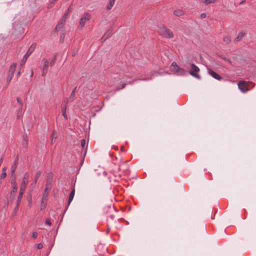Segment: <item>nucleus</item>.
<instances>
[{
    "label": "nucleus",
    "mask_w": 256,
    "mask_h": 256,
    "mask_svg": "<svg viewBox=\"0 0 256 256\" xmlns=\"http://www.w3.org/2000/svg\"><path fill=\"white\" fill-rule=\"evenodd\" d=\"M28 178V175L26 174L23 178V180L22 182L20 184V188L19 192V194L17 198L16 205L18 206L20 202L21 199L22 198V195L25 191L26 188V184L27 182V179Z\"/></svg>",
    "instance_id": "obj_1"
},
{
    "label": "nucleus",
    "mask_w": 256,
    "mask_h": 256,
    "mask_svg": "<svg viewBox=\"0 0 256 256\" xmlns=\"http://www.w3.org/2000/svg\"><path fill=\"white\" fill-rule=\"evenodd\" d=\"M170 70L178 76H184L188 72L183 68L180 67L176 62H172L170 66Z\"/></svg>",
    "instance_id": "obj_2"
},
{
    "label": "nucleus",
    "mask_w": 256,
    "mask_h": 256,
    "mask_svg": "<svg viewBox=\"0 0 256 256\" xmlns=\"http://www.w3.org/2000/svg\"><path fill=\"white\" fill-rule=\"evenodd\" d=\"M158 32L161 36L166 38H171L174 36L172 32L165 26L160 27Z\"/></svg>",
    "instance_id": "obj_3"
},
{
    "label": "nucleus",
    "mask_w": 256,
    "mask_h": 256,
    "mask_svg": "<svg viewBox=\"0 0 256 256\" xmlns=\"http://www.w3.org/2000/svg\"><path fill=\"white\" fill-rule=\"evenodd\" d=\"M250 84L252 83L249 82L241 81L238 82V86L242 92H246L251 88L250 87Z\"/></svg>",
    "instance_id": "obj_4"
},
{
    "label": "nucleus",
    "mask_w": 256,
    "mask_h": 256,
    "mask_svg": "<svg viewBox=\"0 0 256 256\" xmlns=\"http://www.w3.org/2000/svg\"><path fill=\"white\" fill-rule=\"evenodd\" d=\"M200 68L194 64H190V68L189 74L194 77L200 79V76L198 74Z\"/></svg>",
    "instance_id": "obj_5"
},
{
    "label": "nucleus",
    "mask_w": 256,
    "mask_h": 256,
    "mask_svg": "<svg viewBox=\"0 0 256 256\" xmlns=\"http://www.w3.org/2000/svg\"><path fill=\"white\" fill-rule=\"evenodd\" d=\"M36 44L34 43L32 44L30 48H28V50H27L26 54L24 56L22 62L24 64L26 62V61L28 58L30 56L31 54L34 52L36 48Z\"/></svg>",
    "instance_id": "obj_6"
},
{
    "label": "nucleus",
    "mask_w": 256,
    "mask_h": 256,
    "mask_svg": "<svg viewBox=\"0 0 256 256\" xmlns=\"http://www.w3.org/2000/svg\"><path fill=\"white\" fill-rule=\"evenodd\" d=\"M42 62L44 64V66L42 68V75L44 76V75L46 74L48 72L49 61L48 60L44 58L42 60Z\"/></svg>",
    "instance_id": "obj_7"
},
{
    "label": "nucleus",
    "mask_w": 256,
    "mask_h": 256,
    "mask_svg": "<svg viewBox=\"0 0 256 256\" xmlns=\"http://www.w3.org/2000/svg\"><path fill=\"white\" fill-rule=\"evenodd\" d=\"M90 15L88 13H85L81 18V27L84 26L86 22L90 20Z\"/></svg>",
    "instance_id": "obj_8"
},
{
    "label": "nucleus",
    "mask_w": 256,
    "mask_h": 256,
    "mask_svg": "<svg viewBox=\"0 0 256 256\" xmlns=\"http://www.w3.org/2000/svg\"><path fill=\"white\" fill-rule=\"evenodd\" d=\"M208 72L212 77L217 80H220L222 79V77L221 76L210 68L208 69Z\"/></svg>",
    "instance_id": "obj_9"
},
{
    "label": "nucleus",
    "mask_w": 256,
    "mask_h": 256,
    "mask_svg": "<svg viewBox=\"0 0 256 256\" xmlns=\"http://www.w3.org/2000/svg\"><path fill=\"white\" fill-rule=\"evenodd\" d=\"M12 190L10 193V196L12 198H14L15 196V193L16 192L18 188L16 183L14 181H12Z\"/></svg>",
    "instance_id": "obj_10"
},
{
    "label": "nucleus",
    "mask_w": 256,
    "mask_h": 256,
    "mask_svg": "<svg viewBox=\"0 0 256 256\" xmlns=\"http://www.w3.org/2000/svg\"><path fill=\"white\" fill-rule=\"evenodd\" d=\"M17 165H18V160H16L14 162L13 164L11 166V168H10L11 176L12 177L14 176V172L17 168Z\"/></svg>",
    "instance_id": "obj_11"
},
{
    "label": "nucleus",
    "mask_w": 256,
    "mask_h": 256,
    "mask_svg": "<svg viewBox=\"0 0 256 256\" xmlns=\"http://www.w3.org/2000/svg\"><path fill=\"white\" fill-rule=\"evenodd\" d=\"M52 178H50V177L48 178L46 180V186L45 188H47L49 190H51V188L52 186Z\"/></svg>",
    "instance_id": "obj_12"
},
{
    "label": "nucleus",
    "mask_w": 256,
    "mask_h": 256,
    "mask_svg": "<svg viewBox=\"0 0 256 256\" xmlns=\"http://www.w3.org/2000/svg\"><path fill=\"white\" fill-rule=\"evenodd\" d=\"M50 190H49L47 188L44 189V192L42 200H44V201L48 200V196Z\"/></svg>",
    "instance_id": "obj_13"
},
{
    "label": "nucleus",
    "mask_w": 256,
    "mask_h": 256,
    "mask_svg": "<svg viewBox=\"0 0 256 256\" xmlns=\"http://www.w3.org/2000/svg\"><path fill=\"white\" fill-rule=\"evenodd\" d=\"M16 66V64H12L10 67L8 73L13 74H14Z\"/></svg>",
    "instance_id": "obj_14"
},
{
    "label": "nucleus",
    "mask_w": 256,
    "mask_h": 256,
    "mask_svg": "<svg viewBox=\"0 0 256 256\" xmlns=\"http://www.w3.org/2000/svg\"><path fill=\"white\" fill-rule=\"evenodd\" d=\"M65 24V22L60 20V22H58L56 26L55 30L56 31H59L62 28Z\"/></svg>",
    "instance_id": "obj_15"
},
{
    "label": "nucleus",
    "mask_w": 256,
    "mask_h": 256,
    "mask_svg": "<svg viewBox=\"0 0 256 256\" xmlns=\"http://www.w3.org/2000/svg\"><path fill=\"white\" fill-rule=\"evenodd\" d=\"M66 104H65L64 106H63V108H62V115L65 120L68 119V116L66 114Z\"/></svg>",
    "instance_id": "obj_16"
},
{
    "label": "nucleus",
    "mask_w": 256,
    "mask_h": 256,
    "mask_svg": "<svg viewBox=\"0 0 256 256\" xmlns=\"http://www.w3.org/2000/svg\"><path fill=\"white\" fill-rule=\"evenodd\" d=\"M116 0H110L109 3L106 6L108 10H110L114 5Z\"/></svg>",
    "instance_id": "obj_17"
},
{
    "label": "nucleus",
    "mask_w": 256,
    "mask_h": 256,
    "mask_svg": "<svg viewBox=\"0 0 256 256\" xmlns=\"http://www.w3.org/2000/svg\"><path fill=\"white\" fill-rule=\"evenodd\" d=\"M174 14L176 16H182L184 13L182 10H176L174 12Z\"/></svg>",
    "instance_id": "obj_18"
},
{
    "label": "nucleus",
    "mask_w": 256,
    "mask_h": 256,
    "mask_svg": "<svg viewBox=\"0 0 256 256\" xmlns=\"http://www.w3.org/2000/svg\"><path fill=\"white\" fill-rule=\"evenodd\" d=\"M244 34L243 32H240L238 34L237 37L235 39V42H238L244 36Z\"/></svg>",
    "instance_id": "obj_19"
},
{
    "label": "nucleus",
    "mask_w": 256,
    "mask_h": 256,
    "mask_svg": "<svg viewBox=\"0 0 256 256\" xmlns=\"http://www.w3.org/2000/svg\"><path fill=\"white\" fill-rule=\"evenodd\" d=\"M111 34V32L110 31V30H108L104 34V35L103 36H102V38L105 40H106V38H108L110 35Z\"/></svg>",
    "instance_id": "obj_20"
},
{
    "label": "nucleus",
    "mask_w": 256,
    "mask_h": 256,
    "mask_svg": "<svg viewBox=\"0 0 256 256\" xmlns=\"http://www.w3.org/2000/svg\"><path fill=\"white\" fill-rule=\"evenodd\" d=\"M47 204V201H44L42 200L41 202V204H40V210H44Z\"/></svg>",
    "instance_id": "obj_21"
},
{
    "label": "nucleus",
    "mask_w": 256,
    "mask_h": 256,
    "mask_svg": "<svg viewBox=\"0 0 256 256\" xmlns=\"http://www.w3.org/2000/svg\"><path fill=\"white\" fill-rule=\"evenodd\" d=\"M6 176V168H4L2 170V174L0 175L1 178H4Z\"/></svg>",
    "instance_id": "obj_22"
},
{
    "label": "nucleus",
    "mask_w": 256,
    "mask_h": 256,
    "mask_svg": "<svg viewBox=\"0 0 256 256\" xmlns=\"http://www.w3.org/2000/svg\"><path fill=\"white\" fill-rule=\"evenodd\" d=\"M41 172L40 170L38 171L36 174V176H35V178H34V182L36 183L37 182V180H38L40 176L41 175Z\"/></svg>",
    "instance_id": "obj_23"
},
{
    "label": "nucleus",
    "mask_w": 256,
    "mask_h": 256,
    "mask_svg": "<svg viewBox=\"0 0 256 256\" xmlns=\"http://www.w3.org/2000/svg\"><path fill=\"white\" fill-rule=\"evenodd\" d=\"M13 75H14L13 74L8 73V75L7 76V80H6L8 85L9 84V83L11 81V80L13 77Z\"/></svg>",
    "instance_id": "obj_24"
},
{
    "label": "nucleus",
    "mask_w": 256,
    "mask_h": 256,
    "mask_svg": "<svg viewBox=\"0 0 256 256\" xmlns=\"http://www.w3.org/2000/svg\"><path fill=\"white\" fill-rule=\"evenodd\" d=\"M224 41L226 44L230 42V38L229 36H226L223 38Z\"/></svg>",
    "instance_id": "obj_25"
},
{
    "label": "nucleus",
    "mask_w": 256,
    "mask_h": 256,
    "mask_svg": "<svg viewBox=\"0 0 256 256\" xmlns=\"http://www.w3.org/2000/svg\"><path fill=\"white\" fill-rule=\"evenodd\" d=\"M217 1V0H204V3L206 4H210L214 3Z\"/></svg>",
    "instance_id": "obj_26"
},
{
    "label": "nucleus",
    "mask_w": 256,
    "mask_h": 256,
    "mask_svg": "<svg viewBox=\"0 0 256 256\" xmlns=\"http://www.w3.org/2000/svg\"><path fill=\"white\" fill-rule=\"evenodd\" d=\"M51 136H52V143L53 141H54H54L56 138L57 134H56V132H53Z\"/></svg>",
    "instance_id": "obj_27"
},
{
    "label": "nucleus",
    "mask_w": 256,
    "mask_h": 256,
    "mask_svg": "<svg viewBox=\"0 0 256 256\" xmlns=\"http://www.w3.org/2000/svg\"><path fill=\"white\" fill-rule=\"evenodd\" d=\"M56 56H54L53 57V58L50 60V66H53L55 63V62H56Z\"/></svg>",
    "instance_id": "obj_28"
},
{
    "label": "nucleus",
    "mask_w": 256,
    "mask_h": 256,
    "mask_svg": "<svg viewBox=\"0 0 256 256\" xmlns=\"http://www.w3.org/2000/svg\"><path fill=\"white\" fill-rule=\"evenodd\" d=\"M76 88H75L72 92L71 94L70 95V98H73L74 96L75 92H76Z\"/></svg>",
    "instance_id": "obj_29"
},
{
    "label": "nucleus",
    "mask_w": 256,
    "mask_h": 256,
    "mask_svg": "<svg viewBox=\"0 0 256 256\" xmlns=\"http://www.w3.org/2000/svg\"><path fill=\"white\" fill-rule=\"evenodd\" d=\"M86 152H87V150L86 148L84 150V154H83V158H82V160H81V164H80V166H82V163H83V162H84V157L86 156Z\"/></svg>",
    "instance_id": "obj_30"
},
{
    "label": "nucleus",
    "mask_w": 256,
    "mask_h": 256,
    "mask_svg": "<svg viewBox=\"0 0 256 256\" xmlns=\"http://www.w3.org/2000/svg\"><path fill=\"white\" fill-rule=\"evenodd\" d=\"M67 16H68V13H65L64 14L61 20L66 22V20L67 18Z\"/></svg>",
    "instance_id": "obj_31"
},
{
    "label": "nucleus",
    "mask_w": 256,
    "mask_h": 256,
    "mask_svg": "<svg viewBox=\"0 0 256 256\" xmlns=\"http://www.w3.org/2000/svg\"><path fill=\"white\" fill-rule=\"evenodd\" d=\"M45 224L48 226H50L52 224L50 220V218H46L45 220Z\"/></svg>",
    "instance_id": "obj_32"
},
{
    "label": "nucleus",
    "mask_w": 256,
    "mask_h": 256,
    "mask_svg": "<svg viewBox=\"0 0 256 256\" xmlns=\"http://www.w3.org/2000/svg\"><path fill=\"white\" fill-rule=\"evenodd\" d=\"M73 198H74V196H69L68 200V206L70 204V203L72 201Z\"/></svg>",
    "instance_id": "obj_33"
},
{
    "label": "nucleus",
    "mask_w": 256,
    "mask_h": 256,
    "mask_svg": "<svg viewBox=\"0 0 256 256\" xmlns=\"http://www.w3.org/2000/svg\"><path fill=\"white\" fill-rule=\"evenodd\" d=\"M43 245L42 243H39L36 244V248L38 250H40L42 248Z\"/></svg>",
    "instance_id": "obj_34"
},
{
    "label": "nucleus",
    "mask_w": 256,
    "mask_h": 256,
    "mask_svg": "<svg viewBox=\"0 0 256 256\" xmlns=\"http://www.w3.org/2000/svg\"><path fill=\"white\" fill-rule=\"evenodd\" d=\"M85 144H86V141L84 139H82V140H81V146L83 148H84Z\"/></svg>",
    "instance_id": "obj_35"
},
{
    "label": "nucleus",
    "mask_w": 256,
    "mask_h": 256,
    "mask_svg": "<svg viewBox=\"0 0 256 256\" xmlns=\"http://www.w3.org/2000/svg\"><path fill=\"white\" fill-rule=\"evenodd\" d=\"M38 236V232H32V237L34 238H36Z\"/></svg>",
    "instance_id": "obj_36"
},
{
    "label": "nucleus",
    "mask_w": 256,
    "mask_h": 256,
    "mask_svg": "<svg viewBox=\"0 0 256 256\" xmlns=\"http://www.w3.org/2000/svg\"><path fill=\"white\" fill-rule=\"evenodd\" d=\"M16 100H17V102L20 104V105H22V102L20 100V98L18 97L16 98Z\"/></svg>",
    "instance_id": "obj_37"
},
{
    "label": "nucleus",
    "mask_w": 256,
    "mask_h": 256,
    "mask_svg": "<svg viewBox=\"0 0 256 256\" xmlns=\"http://www.w3.org/2000/svg\"><path fill=\"white\" fill-rule=\"evenodd\" d=\"M74 192H75V191H74V189L72 190L71 191V192H70V196H74Z\"/></svg>",
    "instance_id": "obj_38"
},
{
    "label": "nucleus",
    "mask_w": 256,
    "mask_h": 256,
    "mask_svg": "<svg viewBox=\"0 0 256 256\" xmlns=\"http://www.w3.org/2000/svg\"><path fill=\"white\" fill-rule=\"evenodd\" d=\"M70 10H71V6H70L65 13H68V14H69L70 12Z\"/></svg>",
    "instance_id": "obj_39"
},
{
    "label": "nucleus",
    "mask_w": 256,
    "mask_h": 256,
    "mask_svg": "<svg viewBox=\"0 0 256 256\" xmlns=\"http://www.w3.org/2000/svg\"><path fill=\"white\" fill-rule=\"evenodd\" d=\"M200 17L202 18H205L206 17V14L204 13H202L200 14Z\"/></svg>",
    "instance_id": "obj_40"
},
{
    "label": "nucleus",
    "mask_w": 256,
    "mask_h": 256,
    "mask_svg": "<svg viewBox=\"0 0 256 256\" xmlns=\"http://www.w3.org/2000/svg\"><path fill=\"white\" fill-rule=\"evenodd\" d=\"M126 166V164H122L121 165H120V166H119V168H118V169H119L120 170H121L122 168H123V167H124V166Z\"/></svg>",
    "instance_id": "obj_41"
},
{
    "label": "nucleus",
    "mask_w": 256,
    "mask_h": 256,
    "mask_svg": "<svg viewBox=\"0 0 256 256\" xmlns=\"http://www.w3.org/2000/svg\"><path fill=\"white\" fill-rule=\"evenodd\" d=\"M222 58L225 60H226L228 62L230 63H231V61L229 59H228L227 58H226V57H224V58Z\"/></svg>",
    "instance_id": "obj_42"
},
{
    "label": "nucleus",
    "mask_w": 256,
    "mask_h": 256,
    "mask_svg": "<svg viewBox=\"0 0 256 256\" xmlns=\"http://www.w3.org/2000/svg\"><path fill=\"white\" fill-rule=\"evenodd\" d=\"M245 2H246V0H242L241 2H240L239 4L240 5H242V4H245Z\"/></svg>",
    "instance_id": "obj_43"
},
{
    "label": "nucleus",
    "mask_w": 256,
    "mask_h": 256,
    "mask_svg": "<svg viewBox=\"0 0 256 256\" xmlns=\"http://www.w3.org/2000/svg\"><path fill=\"white\" fill-rule=\"evenodd\" d=\"M20 72L19 70L16 73V76H17V78H18L20 76Z\"/></svg>",
    "instance_id": "obj_44"
},
{
    "label": "nucleus",
    "mask_w": 256,
    "mask_h": 256,
    "mask_svg": "<svg viewBox=\"0 0 256 256\" xmlns=\"http://www.w3.org/2000/svg\"><path fill=\"white\" fill-rule=\"evenodd\" d=\"M33 75H34V72H33V70H32L31 74H30V77H32Z\"/></svg>",
    "instance_id": "obj_45"
},
{
    "label": "nucleus",
    "mask_w": 256,
    "mask_h": 256,
    "mask_svg": "<svg viewBox=\"0 0 256 256\" xmlns=\"http://www.w3.org/2000/svg\"><path fill=\"white\" fill-rule=\"evenodd\" d=\"M108 218H110L111 220H113V219H114V216L111 215V216H110Z\"/></svg>",
    "instance_id": "obj_46"
},
{
    "label": "nucleus",
    "mask_w": 256,
    "mask_h": 256,
    "mask_svg": "<svg viewBox=\"0 0 256 256\" xmlns=\"http://www.w3.org/2000/svg\"><path fill=\"white\" fill-rule=\"evenodd\" d=\"M148 80V78H144V79H142V80Z\"/></svg>",
    "instance_id": "obj_47"
},
{
    "label": "nucleus",
    "mask_w": 256,
    "mask_h": 256,
    "mask_svg": "<svg viewBox=\"0 0 256 256\" xmlns=\"http://www.w3.org/2000/svg\"><path fill=\"white\" fill-rule=\"evenodd\" d=\"M125 85H126L125 84H124L122 85V88H124Z\"/></svg>",
    "instance_id": "obj_48"
},
{
    "label": "nucleus",
    "mask_w": 256,
    "mask_h": 256,
    "mask_svg": "<svg viewBox=\"0 0 256 256\" xmlns=\"http://www.w3.org/2000/svg\"><path fill=\"white\" fill-rule=\"evenodd\" d=\"M56 0H53L52 2H55L56 1Z\"/></svg>",
    "instance_id": "obj_49"
},
{
    "label": "nucleus",
    "mask_w": 256,
    "mask_h": 256,
    "mask_svg": "<svg viewBox=\"0 0 256 256\" xmlns=\"http://www.w3.org/2000/svg\"><path fill=\"white\" fill-rule=\"evenodd\" d=\"M62 40V36H60V40Z\"/></svg>",
    "instance_id": "obj_50"
},
{
    "label": "nucleus",
    "mask_w": 256,
    "mask_h": 256,
    "mask_svg": "<svg viewBox=\"0 0 256 256\" xmlns=\"http://www.w3.org/2000/svg\"><path fill=\"white\" fill-rule=\"evenodd\" d=\"M126 72H130V70H128L126 71Z\"/></svg>",
    "instance_id": "obj_51"
}]
</instances>
